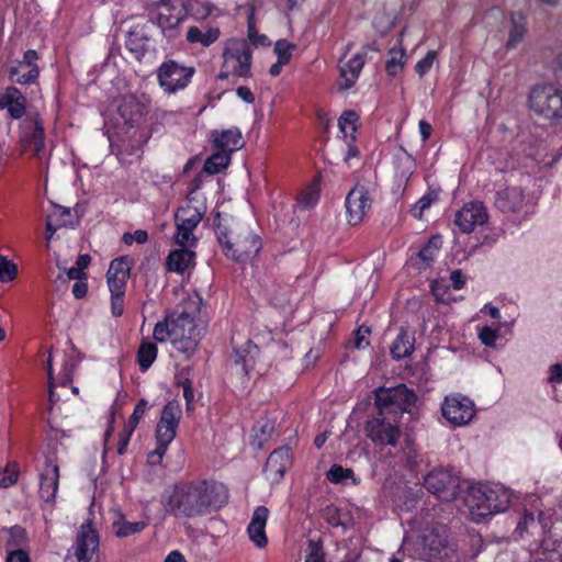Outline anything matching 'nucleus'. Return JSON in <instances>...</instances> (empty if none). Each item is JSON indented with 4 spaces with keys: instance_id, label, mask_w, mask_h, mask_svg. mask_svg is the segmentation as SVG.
Wrapping results in <instances>:
<instances>
[{
    "instance_id": "f257e3e1",
    "label": "nucleus",
    "mask_w": 562,
    "mask_h": 562,
    "mask_svg": "<svg viewBox=\"0 0 562 562\" xmlns=\"http://www.w3.org/2000/svg\"><path fill=\"white\" fill-rule=\"evenodd\" d=\"M228 502V491L215 481L181 482L162 495L167 514L177 518H198L220 510Z\"/></svg>"
},
{
    "instance_id": "f03ea898",
    "label": "nucleus",
    "mask_w": 562,
    "mask_h": 562,
    "mask_svg": "<svg viewBox=\"0 0 562 562\" xmlns=\"http://www.w3.org/2000/svg\"><path fill=\"white\" fill-rule=\"evenodd\" d=\"M465 503L472 515L485 517L505 512L509 506L510 495L499 485L476 484L468 488Z\"/></svg>"
},
{
    "instance_id": "7ed1b4c3",
    "label": "nucleus",
    "mask_w": 562,
    "mask_h": 562,
    "mask_svg": "<svg viewBox=\"0 0 562 562\" xmlns=\"http://www.w3.org/2000/svg\"><path fill=\"white\" fill-rule=\"evenodd\" d=\"M215 234L224 255L237 262H244L256 256L262 247L258 235L245 231L237 237H233L228 227L220 220L215 222Z\"/></svg>"
},
{
    "instance_id": "20e7f679",
    "label": "nucleus",
    "mask_w": 562,
    "mask_h": 562,
    "mask_svg": "<svg viewBox=\"0 0 562 562\" xmlns=\"http://www.w3.org/2000/svg\"><path fill=\"white\" fill-rule=\"evenodd\" d=\"M531 111L546 120L562 119V91L551 83H540L532 87L528 95Z\"/></svg>"
},
{
    "instance_id": "39448f33",
    "label": "nucleus",
    "mask_w": 562,
    "mask_h": 562,
    "mask_svg": "<svg viewBox=\"0 0 562 562\" xmlns=\"http://www.w3.org/2000/svg\"><path fill=\"white\" fill-rule=\"evenodd\" d=\"M416 402V394L405 384L375 390V405L379 413L400 419Z\"/></svg>"
},
{
    "instance_id": "423d86ee",
    "label": "nucleus",
    "mask_w": 562,
    "mask_h": 562,
    "mask_svg": "<svg viewBox=\"0 0 562 562\" xmlns=\"http://www.w3.org/2000/svg\"><path fill=\"white\" fill-rule=\"evenodd\" d=\"M398 424L400 419L378 412L376 416L367 420L364 429L375 445L394 447L402 434Z\"/></svg>"
},
{
    "instance_id": "0eeeda50",
    "label": "nucleus",
    "mask_w": 562,
    "mask_h": 562,
    "mask_svg": "<svg viewBox=\"0 0 562 562\" xmlns=\"http://www.w3.org/2000/svg\"><path fill=\"white\" fill-rule=\"evenodd\" d=\"M193 75V67H186L171 59L164 61L157 69L159 86L169 94L184 89Z\"/></svg>"
},
{
    "instance_id": "6e6552de",
    "label": "nucleus",
    "mask_w": 562,
    "mask_h": 562,
    "mask_svg": "<svg viewBox=\"0 0 562 562\" xmlns=\"http://www.w3.org/2000/svg\"><path fill=\"white\" fill-rule=\"evenodd\" d=\"M425 488L438 498L450 502L456 498L460 487L459 477L445 469H435L424 477Z\"/></svg>"
},
{
    "instance_id": "1a4fd4ad",
    "label": "nucleus",
    "mask_w": 562,
    "mask_h": 562,
    "mask_svg": "<svg viewBox=\"0 0 562 562\" xmlns=\"http://www.w3.org/2000/svg\"><path fill=\"white\" fill-rule=\"evenodd\" d=\"M99 548V535L88 521L81 525L72 552L65 558V562H91L95 551Z\"/></svg>"
},
{
    "instance_id": "9d476101",
    "label": "nucleus",
    "mask_w": 562,
    "mask_h": 562,
    "mask_svg": "<svg viewBox=\"0 0 562 562\" xmlns=\"http://www.w3.org/2000/svg\"><path fill=\"white\" fill-rule=\"evenodd\" d=\"M229 46L224 50V66L232 67V72L237 77L251 76L252 52L246 42L229 41Z\"/></svg>"
},
{
    "instance_id": "9b49d317",
    "label": "nucleus",
    "mask_w": 562,
    "mask_h": 562,
    "mask_svg": "<svg viewBox=\"0 0 562 562\" xmlns=\"http://www.w3.org/2000/svg\"><path fill=\"white\" fill-rule=\"evenodd\" d=\"M153 5V20L164 32L173 31L187 16L183 0H159Z\"/></svg>"
},
{
    "instance_id": "f8f14e48",
    "label": "nucleus",
    "mask_w": 562,
    "mask_h": 562,
    "mask_svg": "<svg viewBox=\"0 0 562 562\" xmlns=\"http://www.w3.org/2000/svg\"><path fill=\"white\" fill-rule=\"evenodd\" d=\"M441 411L442 416L454 426L467 425L475 416L474 403L462 395L447 396Z\"/></svg>"
},
{
    "instance_id": "ddd939ff",
    "label": "nucleus",
    "mask_w": 562,
    "mask_h": 562,
    "mask_svg": "<svg viewBox=\"0 0 562 562\" xmlns=\"http://www.w3.org/2000/svg\"><path fill=\"white\" fill-rule=\"evenodd\" d=\"M59 482V467L55 448L45 453V464L40 473V496L45 502L55 499Z\"/></svg>"
},
{
    "instance_id": "4468645a",
    "label": "nucleus",
    "mask_w": 562,
    "mask_h": 562,
    "mask_svg": "<svg viewBox=\"0 0 562 562\" xmlns=\"http://www.w3.org/2000/svg\"><path fill=\"white\" fill-rule=\"evenodd\" d=\"M182 412L180 405L176 401L168 402L161 412L160 419L156 427V440L162 446H169L177 435V428Z\"/></svg>"
},
{
    "instance_id": "2eb2a0df",
    "label": "nucleus",
    "mask_w": 562,
    "mask_h": 562,
    "mask_svg": "<svg viewBox=\"0 0 562 562\" xmlns=\"http://www.w3.org/2000/svg\"><path fill=\"white\" fill-rule=\"evenodd\" d=\"M38 55L36 50L29 49L24 53L22 60L9 68V79L18 85H31L36 81L40 75L36 60Z\"/></svg>"
},
{
    "instance_id": "dca6fc26",
    "label": "nucleus",
    "mask_w": 562,
    "mask_h": 562,
    "mask_svg": "<svg viewBox=\"0 0 562 562\" xmlns=\"http://www.w3.org/2000/svg\"><path fill=\"white\" fill-rule=\"evenodd\" d=\"M488 215L482 202H470L454 215V224L462 233H471L476 225L487 222Z\"/></svg>"
},
{
    "instance_id": "f3484780",
    "label": "nucleus",
    "mask_w": 562,
    "mask_h": 562,
    "mask_svg": "<svg viewBox=\"0 0 562 562\" xmlns=\"http://www.w3.org/2000/svg\"><path fill=\"white\" fill-rule=\"evenodd\" d=\"M371 198L363 186H356L346 198L348 223L359 224L371 207Z\"/></svg>"
},
{
    "instance_id": "a211bd4d",
    "label": "nucleus",
    "mask_w": 562,
    "mask_h": 562,
    "mask_svg": "<svg viewBox=\"0 0 562 562\" xmlns=\"http://www.w3.org/2000/svg\"><path fill=\"white\" fill-rule=\"evenodd\" d=\"M131 267L132 259L128 256H122L111 261L106 272V281L110 291H125Z\"/></svg>"
},
{
    "instance_id": "6ab92c4d",
    "label": "nucleus",
    "mask_w": 562,
    "mask_h": 562,
    "mask_svg": "<svg viewBox=\"0 0 562 562\" xmlns=\"http://www.w3.org/2000/svg\"><path fill=\"white\" fill-rule=\"evenodd\" d=\"M369 49L379 50L375 43L362 47L361 52L356 54L348 63L340 68V76L344 79L341 89L348 90L356 83L366 63V56Z\"/></svg>"
},
{
    "instance_id": "aec40b11",
    "label": "nucleus",
    "mask_w": 562,
    "mask_h": 562,
    "mask_svg": "<svg viewBox=\"0 0 562 562\" xmlns=\"http://www.w3.org/2000/svg\"><path fill=\"white\" fill-rule=\"evenodd\" d=\"M525 202L524 191L519 187H506L496 192L494 204L503 213H517Z\"/></svg>"
},
{
    "instance_id": "412c9836",
    "label": "nucleus",
    "mask_w": 562,
    "mask_h": 562,
    "mask_svg": "<svg viewBox=\"0 0 562 562\" xmlns=\"http://www.w3.org/2000/svg\"><path fill=\"white\" fill-rule=\"evenodd\" d=\"M26 99L15 87H8L0 93V110L7 109L13 120H20L26 112Z\"/></svg>"
},
{
    "instance_id": "4be33fe9",
    "label": "nucleus",
    "mask_w": 562,
    "mask_h": 562,
    "mask_svg": "<svg viewBox=\"0 0 562 562\" xmlns=\"http://www.w3.org/2000/svg\"><path fill=\"white\" fill-rule=\"evenodd\" d=\"M212 140L214 149H220L228 155L243 147L241 133L237 127L223 131H212Z\"/></svg>"
},
{
    "instance_id": "5701e85b",
    "label": "nucleus",
    "mask_w": 562,
    "mask_h": 562,
    "mask_svg": "<svg viewBox=\"0 0 562 562\" xmlns=\"http://www.w3.org/2000/svg\"><path fill=\"white\" fill-rule=\"evenodd\" d=\"M145 111V104L138 101V99L133 94L124 95L117 105L120 116L130 125L138 124L143 119Z\"/></svg>"
},
{
    "instance_id": "b1692460",
    "label": "nucleus",
    "mask_w": 562,
    "mask_h": 562,
    "mask_svg": "<svg viewBox=\"0 0 562 562\" xmlns=\"http://www.w3.org/2000/svg\"><path fill=\"white\" fill-rule=\"evenodd\" d=\"M269 510L265 506H258L252 518L250 520V524L248 525V535L251 541L256 543L259 548H263L267 546L268 539L266 536V524L268 519Z\"/></svg>"
},
{
    "instance_id": "393cba45",
    "label": "nucleus",
    "mask_w": 562,
    "mask_h": 562,
    "mask_svg": "<svg viewBox=\"0 0 562 562\" xmlns=\"http://www.w3.org/2000/svg\"><path fill=\"white\" fill-rule=\"evenodd\" d=\"M195 252L189 247H181L170 251L166 259L168 271L183 273L194 267Z\"/></svg>"
},
{
    "instance_id": "a878e982",
    "label": "nucleus",
    "mask_w": 562,
    "mask_h": 562,
    "mask_svg": "<svg viewBox=\"0 0 562 562\" xmlns=\"http://www.w3.org/2000/svg\"><path fill=\"white\" fill-rule=\"evenodd\" d=\"M290 462V450L288 448L276 449L267 459L265 472L273 480H279L283 476Z\"/></svg>"
},
{
    "instance_id": "bb28decb",
    "label": "nucleus",
    "mask_w": 562,
    "mask_h": 562,
    "mask_svg": "<svg viewBox=\"0 0 562 562\" xmlns=\"http://www.w3.org/2000/svg\"><path fill=\"white\" fill-rule=\"evenodd\" d=\"M171 333L173 337H200V330L194 324L192 315L182 311L176 317H171Z\"/></svg>"
},
{
    "instance_id": "cd10ccee",
    "label": "nucleus",
    "mask_w": 562,
    "mask_h": 562,
    "mask_svg": "<svg viewBox=\"0 0 562 562\" xmlns=\"http://www.w3.org/2000/svg\"><path fill=\"white\" fill-rule=\"evenodd\" d=\"M257 352V347L251 341H247L246 348L243 350L235 349L234 367L237 374L248 375L254 368Z\"/></svg>"
},
{
    "instance_id": "c85d7f7f",
    "label": "nucleus",
    "mask_w": 562,
    "mask_h": 562,
    "mask_svg": "<svg viewBox=\"0 0 562 562\" xmlns=\"http://www.w3.org/2000/svg\"><path fill=\"white\" fill-rule=\"evenodd\" d=\"M414 335H409L408 331L402 327L390 348L393 359L401 360L411 356L414 351Z\"/></svg>"
},
{
    "instance_id": "c756f323",
    "label": "nucleus",
    "mask_w": 562,
    "mask_h": 562,
    "mask_svg": "<svg viewBox=\"0 0 562 562\" xmlns=\"http://www.w3.org/2000/svg\"><path fill=\"white\" fill-rule=\"evenodd\" d=\"M203 211L198 206L187 203L178 209L175 214L176 224L186 225L191 228H196L203 217Z\"/></svg>"
},
{
    "instance_id": "7c9ffc66",
    "label": "nucleus",
    "mask_w": 562,
    "mask_h": 562,
    "mask_svg": "<svg viewBox=\"0 0 562 562\" xmlns=\"http://www.w3.org/2000/svg\"><path fill=\"white\" fill-rule=\"evenodd\" d=\"M442 246L441 237L432 236L428 243L418 251L417 258L419 262L416 263L418 269H426L431 266L435 260L436 254Z\"/></svg>"
},
{
    "instance_id": "2f4dec72",
    "label": "nucleus",
    "mask_w": 562,
    "mask_h": 562,
    "mask_svg": "<svg viewBox=\"0 0 562 562\" xmlns=\"http://www.w3.org/2000/svg\"><path fill=\"white\" fill-rule=\"evenodd\" d=\"M220 33L217 27H211L206 32H203L198 26H191L187 32V41L191 44H201L207 47L217 41Z\"/></svg>"
},
{
    "instance_id": "473e14b6",
    "label": "nucleus",
    "mask_w": 562,
    "mask_h": 562,
    "mask_svg": "<svg viewBox=\"0 0 562 562\" xmlns=\"http://www.w3.org/2000/svg\"><path fill=\"white\" fill-rule=\"evenodd\" d=\"M231 162V155L223 150L215 151L205 160L203 170L209 175H216L225 169Z\"/></svg>"
},
{
    "instance_id": "72a5a7b5",
    "label": "nucleus",
    "mask_w": 562,
    "mask_h": 562,
    "mask_svg": "<svg viewBox=\"0 0 562 562\" xmlns=\"http://www.w3.org/2000/svg\"><path fill=\"white\" fill-rule=\"evenodd\" d=\"M184 10L196 20L206 19L213 10V5L207 0H184Z\"/></svg>"
},
{
    "instance_id": "f704fd0d",
    "label": "nucleus",
    "mask_w": 562,
    "mask_h": 562,
    "mask_svg": "<svg viewBox=\"0 0 562 562\" xmlns=\"http://www.w3.org/2000/svg\"><path fill=\"white\" fill-rule=\"evenodd\" d=\"M157 346L153 342H143L137 351V361L143 372L147 371L157 357Z\"/></svg>"
},
{
    "instance_id": "c9c22d12",
    "label": "nucleus",
    "mask_w": 562,
    "mask_h": 562,
    "mask_svg": "<svg viewBox=\"0 0 562 562\" xmlns=\"http://www.w3.org/2000/svg\"><path fill=\"white\" fill-rule=\"evenodd\" d=\"M443 540L438 539V532L430 531L424 536V550H427L429 559H438L442 557V551L446 550Z\"/></svg>"
},
{
    "instance_id": "e433bc0d",
    "label": "nucleus",
    "mask_w": 562,
    "mask_h": 562,
    "mask_svg": "<svg viewBox=\"0 0 562 562\" xmlns=\"http://www.w3.org/2000/svg\"><path fill=\"white\" fill-rule=\"evenodd\" d=\"M327 480L334 484L344 483L345 480L350 479L353 485L360 484V479L355 476L351 469H345L339 464H334L327 471Z\"/></svg>"
},
{
    "instance_id": "4c0bfd02",
    "label": "nucleus",
    "mask_w": 562,
    "mask_h": 562,
    "mask_svg": "<svg viewBox=\"0 0 562 562\" xmlns=\"http://www.w3.org/2000/svg\"><path fill=\"white\" fill-rule=\"evenodd\" d=\"M25 140L32 147L35 155H40L44 149V127L36 121L32 125L31 134H24Z\"/></svg>"
},
{
    "instance_id": "58836bf2",
    "label": "nucleus",
    "mask_w": 562,
    "mask_h": 562,
    "mask_svg": "<svg viewBox=\"0 0 562 562\" xmlns=\"http://www.w3.org/2000/svg\"><path fill=\"white\" fill-rule=\"evenodd\" d=\"M390 58L386 60L385 69L390 76H396L404 66L405 52L403 48H391L389 50Z\"/></svg>"
},
{
    "instance_id": "ea45409f",
    "label": "nucleus",
    "mask_w": 562,
    "mask_h": 562,
    "mask_svg": "<svg viewBox=\"0 0 562 562\" xmlns=\"http://www.w3.org/2000/svg\"><path fill=\"white\" fill-rule=\"evenodd\" d=\"M125 46L137 59H140L146 53V40L137 32L128 33Z\"/></svg>"
},
{
    "instance_id": "a19ab883",
    "label": "nucleus",
    "mask_w": 562,
    "mask_h": 562,
    "mask_svg": "<svg viewBox=\"0 0 562 562\" xmlns=\"http://www.w3.org/2000/svg\"><path fill=\"white\" fill-rule=\"evenodd\" d=\"M358 120L359 115L355 111H345L338 120V125L341 133H344L345 136L350 135L353 137V134L357 130L356 123Z\"/></svg>"
},
{
    "instance_id": "79ce46f5",
    "label": "nucleus",
    "mask_w": 562,
    "mask_h": 562,
    "mask_svg": "<svg viewBox=\"0 0 562 562\" xmlns=\"http://www.w3.org/2000/svg\"><path fill=\"white\" fill-rule=\"evenodd\" d=\"M177 232L175 235L176 243L181 247H193L196 244V238L193 235L195 228L186 225L176 224Z\"/></svg>"
},
{
    "instance_id": "37998d69",
    "label": "nucleus",
    "mask_w": 562,
    "mask_h": 562,
    "mask_svg": "<svg viewBox=\"0 0 562 562\" xmlns=\"http://www.w3.org/2000/svg\"><path fill=\"white\" fill-rule=\"evenodd\" d=\"M113 526L115 528V535L117 537H127V536H131V535L142 531L146 527V524L144 521L132 522V521L121 520V521L115 522Z\"/></svg>"
},
{
    "instance_id": "c03bdc74",
    "label": "nucleus",
    "mask_w": 562,
    "mask_h": 562,
    "mask_svg": "<svg viewBox=\"0 0 562 562\" xmlns=\"http://www.w3.org/2000/svg\"><path fill=\"white\" fill-rule=\"evenodd\" d=\"M200 337H191V336H184V337H173L172 344L175 348L184 353L187 357L191 356L199 342Z\"/></svg>"
},
{
    "instance_id": "a18cd8bd",
    "label": "nucleus",
    "mask_w": 562,
    "mask_h": 562,
    "mask_svg": "<svg viewBox=\"0 0 562 562\" xmlns=\"http://www.w3.org/2000/svg\"><path fill=\"white\" fill-rule=\"evenodd\" d=\"M18 276V266L0 255V282H10Z\"/></svg>"
},
{
    "instance_id": "49530a36",
    "label": "nucleus",
    "mask_w": 562,
    "mask_h": 562,
    "mask_svg": "<svg viewBox=\"0 0 562 562\" xmlns=\"http://www.w3.org/2000/svg\"><path fill=\"white\" fill-rule=\"evenodd\" d=\"M513 27L509 32V37L507 41V48H515L524 38L525 35V26L517 21L516 15L512 14Z\"/></svg>"
},
{
    "instance_id": "de8ad7c7",
    "label": "nucleus",
    "mask_w": 562,
    "mask_h": 562,
    "mask_svg": "<svg viewBox=\"0 0 562 562\" xmlns=\"http://www.w3.org/2000/svg\"><path fill=\"white\" fill-rule=\"evenodd\" d=\"M153 336L156 341L164 342L168 338H171L173 340V334L171 333V319L170 317H167L162 322H158L154 327Z\"/></svg>"
},
{
    "instance_id": "09e8293b",
    "label": "nucleus",
    "mask_w": 562,
    "mask_h": 562,
    "mask_svg": "<svg viewBox=\"0 0 562 562\" xmlns=\"http://www.w3.org/2000/svg\"><path fill=\"white\" fill-rule=\"evenodd\" d=\"M325 553L322 542L310 540L306 549L305 562H324Z\"/></svg>"
},
{
    "instance_id": "8fccbe9b",
    "label": "nucleus",
    "mask_w": 562,
    "mask_h": 562,
    "mask_svg": "<svg viewBox=\"0 0 562 562\" xmlns=\"http://www.w3.org/2000/svg\"><path fill=\"white\" fill-rule=\"evenodd\" d=\"M147 406H148V404H147L146 400L142 398L138 401V403L134 407V411H133L127 424L124 426L125 428L130 429V432H134L140 418L143 417L144 413L146 412Z\"/></svg>"
},
{
    "instance_id": "3c124183",
    "label": "nucleus",
    "mask_w": 562,
    "mask_h": 562,
    "mask_svg": "<svg viewBox=\"0 0 562 562\" xmlns=\"http://www.w3.org/2000/svg\"><path fill=\"white\" fill-rule=\"evenodd\" d=\"M295 47L296 46L294 44H291L285 40L278 41L274 45V53L278 56V60L288 64Z\"/></svg>"
},
{
    "instance_id": "603ef678",
    "label": "nucleus",
    "mask_w": 562,
    "mask_h": 562,
    "mask_svg": "<svg viewBox=\"0 0 562 562\" xmlns=\"http://www.w3.org/2000/svg\"><path fill=\"white\" fill-rule=\"evenodd\" d=\"M47 216H54V222L57 224V226L66 227L71 224V212L68 207L54 205L53 212Z\"/></svg>"
},
{
    "instance_id": "864d4df0",
    "label": "nucleus",
    "mask_w": 562,
    "mask_h": 562,
    "mask_svg": "<svg viewBox=\"0 0 562 562\" xmlns=\"http://www.w3.org/2000/svg\"><path fill=\"white\" fill-rule=\"evenodd\" d=\"M319 199V192L316 188L312 187L303 191L299 196V204L303 209H310L316 205Z\"/></svg>"
},
{
    "instance_id": "5fc2aeb1",
    "label": "nucleus",
    "mask_w": 562,
    "mask_h": 562,
    "mask_svg": "<svg viewBox=\"0 0 562 562\" xmlns=\"http://www.w3.org/2000/svg\"><path fill=\"white\" fill-rule=\"evenodd\" d=\"M111 293V312L112 315L119 317L124 311V293L125 291H110Z\"/></svg>"
},
{
    "instance_id": "6e6d98bb",
    "label": "nucleus",
    "mask_w": 562,
    "mask_h": 562,
    "mask_svg": "<svg viewBox=\"0 0 562 562\" xmlns=\"http://www.w3.org/2000/svg\"><path fill=\"white\" fill-rule=\"evenodd\" d=\"M436 52L430 50L416 64L415 69L419 76H424L431 68L436 59Z\"/></svg>"
},
{
    "instance_id": "4d7b16f0",
    "label": "nucleus",
    "mask_w": 562,
    "mask_h": 562,
    "mask_svg": "<svg viewBox=\"0 0 562 562\" xmlns=\"http://www.w3.org/2000/svg\"><path fill=\"white\" fill-rule=\"evenodd\" d=\"M122 239L126 245H132L134 241L145 244L148 240V234L144 229H137L134 233H124Z\"/></svg>"
},
{
    "instance_id": "13d9d810",
    "label": "nucleus",
    "mask_w": 562,
    "mask_h": 562,
    "mask_svg": "<svg viewBox=\"0 0 562 562\" xmlns=\"http://www.w3.org/2000/svg\"><path fill=\"white\" fill-rule=\"evenodd\" d=\"M168 446H162V443L157 442V447L154 451L148 453L147 462L150 465H158L161 463L162 458L167 451Z\"/></svg>"
},
{
    "instance_id": "bf43d9fd",
    "label": "nucleus",
    "mask_w": 562,
    "mask_h": 562,
    "mask_svg": "<svg viewBox=\"0 0 562 562\" xmlns=\"http://www.w3.org/2000/svg\"><path fill=\"white\" fill-rule=\"evenodd\" d=\"M497 336V330L491 327L482 328V330L479 334L482 344L488 347H493L495 345Z\"/></svg>"
},
{
    "instance_id": "052dcab7",
    "label": "nucleus",
    "mask_w": 562,
    "mask_h": 562,
    "mask_svg": "<svg viewBox=\"0 0 562 562\" xmlns=\"http://www.w3.org/2000/svg\"><path fill=\"white\" fill-rule=\"evenodd\" d=\"M370 334V328L367 326H360L355 336V347L357 349H362L366 346L369 345V341L367 340V336Z\"/></svg>"
},
{
    "instance_id": "680f3d73",
    "label": "nucleus",
    "mask_w": 562,
    "mask_h": 562,
    "mask_svg": "<svg viewBox=\"0 0 562 562\" xmlns=\"http://www.w3.org/2000/svg\"><path fill=\"white\" fill-rule=\"evenodd\" d=\"M435 199L436 195L432 192L423 195L415 205V210H418V214H415V216L420 218L423 212L431 205Z\"/></svg>"
},
{
    "instance_id": "e2e57ef3",
    "label": "nucleus",
    "mask_w": 562,
    "mask_h": 562,
    "mask_svg": "<svg viewBox=\"0 0 562 562\" xmlns=\"http://www.w3.org/2000/svg\"><path fill=\"white\" fill-rule=\"evenodd\" d=\"M18 480V473L13 470L0 469V486L8 487L14 484Z\"/></svg>"
},
{
    "instance_id": "0e129e2a",
    "label": "nucleus",
    "mask_w": 562,
    "mask_h": 562,
    "mask_svg": "<svg viewBox=\"0 0 562 562\" xmlns=\"http://www.w3.org/2000/svg\"><path fill=\"white\" fill-rule=\"evenodd\" d=\"M248 37L250 42L256 46H269L270 41L265 34H258L257 31L249 25Z\"/></svg>"
},
{
    "instance_id": "69168bd1",
    "label": "nucleus",
    "mask_w": 562,
    "mask_h": 562,
    "mask_svg": "<svg viewBox=\"0 0 562 562\" xmlns=\"http://www.w3.org/2000/svg\"><path fill=\"white\" fill-rule=\"evenodd\" d=\"M11 539L8 541L9 546L19 547L25 539V531L21 527H13L11 529Z\"/></svg>"
},
{
    "instance_id": "338daca9",
    "label": "nucleus",
    "mask_w": 562,
    "mask_h": 562,
    "mask_svg": "<svg viewBox=\"0 0 562 562\" xmlns=\"http://www.w3.org/2000/svg\"><path fill=\"white\" fill-rule=\"evenodd\" d=\"M7 562H30V558L25 551L16 549L9 552Z\"/></svg>"
},
{
    "instance_id": "774afa93",
    "label": "nucleus",
    "mask_w": 562,
    "mask_h": 562,
    "mask_svg": "<svg viewBox=\"0 0 562 562\" xmlns=\"http://www.w3.org/2000/svg\"><path fill=\"white\" fill-rule=\"evenodd\" d=\"M549 382L551 383H561L562 382V363H557L550 367V378Z\"/></svg>"
}]
</instances>
